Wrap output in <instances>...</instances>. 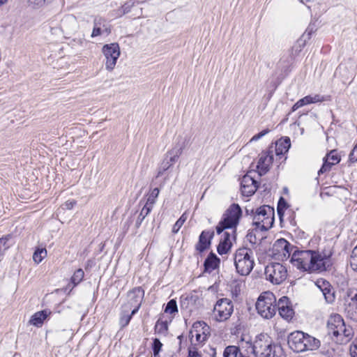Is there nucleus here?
Wrapping results in <instances>:
<instances>
[{"label": "nucleus", "instance_id": "obj_1", "mask_svg": "<svg viewBox=\"0 0 357 357\" xmlns=\"http://www.w3.org/2000/svg\"><path fill=\"white\" fill-rule=\"evenodd\" d=\"M291 261L294 266L303 271H324L331 265L329 256L312 250L294 251Z\"/></svg>", "mask_w": 357, "mask_h": 357}, {"label": "nucleus", "instance_id": "obj_2", "mask_svg": "<svg viewBox=\"0 0 357 357\" xmlns=\"http://www.w3.org/2000/svg\"><path fill=\"white\" fill-rule=\"evenodd\" d=\"M287 343L295 352L317 350L321 342L319 340L301 331H296L288 335Z\"/></svg>", "mask_w": 357, "mask_h": 357}, {"label": "nucleus", "instance_id": "obj_3", "mask_svg": "<svg viewBox=\"0 0 357 357\" xmlns=\"http://www.w3.org/2000/svg\"><path fill=\"white\" fill-rule=\"evenodd\" d=\"M328 333L336 338L337 342L344 343L352 336L351 328H347L343 318L338 314L330 316L327 322Z\"/></svg>", "mask_w": 357, "mask_h": 357}, {"label": "nucleus", "instance_id": "obj_4", "mask_svg": "<svg viewBox=\"0 0 357 357\" xmlns=\"http://www.w3.org/2000/svg\"><path fill=\"white\" fill-rule=\"evenodd\" d=\"M234 261L238 274L249 275L255 265L252 251L247 248H238L234 254Z\"/></svg>", "mask_w": 357, "mask_h": 357}, {"label": "nucleus", "instance_id": "obj_5", "mask_svg": "<svg viewBox=\"0 0 357 357\" xmlns=\"http://www.w3.org/2000/svg\"><path fill=\"white\" fill-rule=\"evenodd\" d=\"M256 310L262 318L270 319L273 318L277 311L276 298L271 291H265L260 294L256 302Z\"/></svg>", "mask_w": 357, "mask_h": 357}, {"label": "nucleus", "instance_id": "obj_6", "mask_svg": "<svg viewBox=\"0 0 357 357\" xmlns=\"http://www.w3.org/2000/svg\"><path fill=\"white\" fill-rule=\"evenodd\" d=\"M258 357H280L282 349L273 344L270 337L260 334L257 336L253 343Z\"/></svg>", "mask_w": 357, "mask_h": 357}, {"label": "nucleus", "instance_id": "obj_7", "mask_svg": "<svg viewBox=\"0 0 357 357\" xmlns=\"http://www.w3.org/2000/svg\"><path fill=\"white\" fill-rule=\"evenodd\" d=\"M274 222L273 208L264 205L256 209L253 214V225L261 231H267Z\"/></svg>", "mask_w": 357, "mask_h": 357}, {"label": "nucleus", "instance_id": "obj_8", "mask_svg": "<svg viewBox=\"0 0 357 357\" xmlns=\"http://www.w3.org/2000/svg\"><path fill=\"white\" fill-rule=\"evenodd\" d=\"M211 335V328L204 321H196L190 331L192 344L202 345Z\"/></svg>", "mask_w": 357, "mask_h": 357}, {"label": "nucleus", "instance_id": "obj_9", "mask_svg": "<svg viewBox=\"0 0 357 357\" xmlns=\"http://www.w3.org/2000/svg\"><path fill=\"white\" fill-rule=\"evenodd\" d=\"M343 300L347 317L354 321H357V288H348Z\"/></svg>", "mask_w": 357, "mask_h": 357}, {"label": "nucleus", "instance_id": "obj_10", "mask_svg": "<svg viewBox=\"0 0 357 357\" xmlns=\"http://www.w3.org/2000/svg\"><path fill=\"white\" fill-rule=\"evenodd\" d=\"M266 280L274 284H279L285 280L287 276L286 268L280 263H271L266 266Z\"/></svg>", "mask_w": 357, "mask_h": 357}, {"label": "nucleus", "instance_id": "obj_11", "mask_svg": "<svg viewBox=\"0 0 357 357\" xmlns=\"http://www.w3.org/2000/svg\"><path fill=\"white\" fill-rule=\"evenodd\" d=\"M234 311V305L229 298L219 299L213 307L214 319L219 322L227 320Z\"/></svg>", "mask_w": 357, "mask_h": 357}, {"label": "nucleus", "instance_id": "obj_12", "mask_svg": "<svg viewBox=\"0 0 357 357\" xmlns=\"http://www.w3.org/2000/svg\"><path fill=\"white\" fill-rule=\"evenodd\" d=\"M102 53L106 59V69L112 70L116 63L117 59L120 56V47L118 43H113L105 45L102 47Z\"/></svg>", "mask_w": 357, "mask_h": 357}, {"label": "nucleus", "instance_id": "obj_13", "mask_svg": "<svg viewBox=\"0 0 357 357\" xmlns=\"http://www.w3.org/2000/svg\"><path fill=\"white\" fill-rule=\"evenodd\" d=\"M293 246L284 238L277 240L273 245V254L279 260L287 259L292 252Z\"/></svg>", "mask_w": 357, "mask_h": 357}, {"label": "nucleus", "instance_id": "obj_14", "mask_svg": "<svg viewBox=\"0 0 357 357\" xmlns=\"http://www.w3.org/2000/svg\"><path fill=\"white\" fill-rule=\"evenodd\" d=\"M242 215V211L237 204H231L225 212L222 220L227 227L234 228L237 226Z\"/></svg>", "mask_w": 357, "mask_h": 357}, {"label": "nucleus", "instance_id": "obj_15", "mask_svg": "<svg viewBox=\"0 0 357 357\" xmlns=\"http://www.w3.org/2000/svg\"><path fill=\"white\" fill-rule=\"evenodd\" d=\"M111 33V26L109 23L101 17H96L93 20V29L91 33V37L95 38L102 34L109 35Z\"/></svg>", "mask_w": 357, "mask_h": 357}, {"label": "nucleus", "instance_id": "obj_16", "mask_svg": "<svg viewBox=\"0 0 357 357\" xmlns=\"http://www.w3.org/2000/svg\"><path fill=\"white\" fill-rule=\"evenodd\" d=\"M273 161V155L272 152H262L259 155L257 169L260 176L264 175L268 172Z\"/></svg>", "mask_w": 357, "mask_h": 357}, {"label": "nucleus", "instance_id": "obj_17", "mask_svg": "<svg viewBox=\"0 0 357 357\" xmlns=\"http://www.w3.org/2000/svg\"><path fill=\"white\" fill-rule=\"evenodd\" d=\"M257 181L250 174L243 176L241 182L242 194L246 197L253 195L257 189Z\"/></svg>", "mask_w": 357, "mask_h": 357}, {"label": "nucleus", "instance_id": "obj_18", "mask_svg": "<svg viewBox=\"0 0 357 357\" xmlns=\"http://www.w3.org/2000/svg\"><path fill=\"white\" fill-rule=\"evenodd\" d=\"M179 155L172 149L165 154L158 171L157 177L163 174V173L169 169L178 159Z\"/></svg>", "mask_w": 357, "mask_h": 357}, {"label": "nucleus", "instance_id": "obj_19", "mask_svg": "<svg viewBox=\"0 0 357 357\" xmlns=\"http://www.w3.org/2000/svg\"><path fill=\"white\" fill-rule=\"evenodd\" d=\"M340 162V156L338 155L337 150L331 151L326 157L324 158V164L318 172V174H324L329 172L333 165Z\"/></svg>", "mask_w": 357, "mask_h": 357}, {"label": "nucleus", "instance_id": "obj_20", "mask_svg": "<svg viewBox=\"0 0 357 357\" xmlns=\"http://www.w3.org/2000/svg\"><path fill=\"white\" fill-rule=\"evenodd\" d=\"M144 296V289L140 287H135L127 294L128 303L130 306L142 304Z\"/></svg>", "mask_w": 357, "mask_h": 357}, {"label": "nucleus", "instance_id": "obj_21", "mask_svg": "<svg viewBox=\"0 0 357 357\" xmlns=\"http://www.w3.org/2000/svg\"><path fill=\"white\" fill-rule=\"evenodd\" d=\"M214 236L213 231H203L199 238V241L196 245V249L199 252L206 250L211 245V239Z\"/></svg>", "mask_w": 357, "mask_h": 357}, {"label": "nucleus", "instance_id": "obj_22", "mask_svg": "<svg viewBox=\"0 0 357 357\" xmlns=\"http://www.w3.org/2000/svg\"><path fill=\"white\" fill-rule=\"evenodd\" d=\"M50 314V312L47 310L37 312L31 316L29 323L36 327H40Z\"/></svg>", "mask_w": 357, "mask_h": 357}, {"label": "nucleus", "instance_id": "obj_23", "mask_svg": "<svg viewBox=\"0 0 357 357\" xmlns=\"http://www.w3.org/2000/svg\"><path fill=\"white\" fill-rule=\"evenodd\" d=\"M220 263V259L214 254L210 253L204 261L205 271L211 272L214 271Z\"/></svg>", "mask_w": 357, "mask_h": 357}, {"label": "nucleus", "instance_id": "obj_24", "mask_svg": "<svg viewBox=\"0 0 357 357\" xmlns=\"http://www.w3.org/2000/svg\"><path fill=\"white\" fill-rule=\"evenodd\" d=\"M291 146L290 139L285 137L280 139L276 142L275 144V153L277 155H283L286 153Z\"/></svg>", "mask_w": 357, "mask_h": 357}, {"label": "nucleus", "instance_id": "obj_25", "mask_svg": "<svg viewBox=\"0 0 357 357\" xmlns=\"http://www.w3.org/2000/svg\"><path fill=\"white\" fill-rule=\"evenodd\" d=\"M231 243L230 241V236L228 232L224 233V238L220 241L218 246V252L220 255L226 254L231 248Z\"/></svg>", "mask_w": 357, "mask_h": 357}, {"label": "nucleus", "instance_id": "obj_26", "mask_svg": "<svg viewBox=\"0 0 357 357\" xmlns=\"http://www.w3.org/2000/svg\"><path fill=\"white\" fill-rule=\"evenodd\" d=\"M190 139L187 135L178 136L176 139V146L172 149L173 151L178 153V155H181L183 151L187 147L189 144Z\"/></svg>", "mask_w": 357, "mask_h": 357}, {"label": "nucleus", "instance_id": "obj_27", "mask_svg": "<svg viewBox=\"0 0 357 357\" xmlns=\"http://www.w3.org/2000/svg\"><path fill=\"white\" fill-rule=\"evenodd\" d=\"M239 357H258L253 344L246 342L245 346H242Z\"/></svg>", "mask_w": 357, "mask_h": 357}, {"label": "nucleus", "instance_id": "obj_28", "mask_svg": "<svg viewBox=\"0 0 357 357\" xmlns=\"http://www.w3.org/2000/svg\"><path fill=\"white\" fill-rule=\"evenodd\" d=\"M62 26L68 31H73L77 29V20L74 16L66 17L61 22Z\"/></svg>", "mask_w": 357, "mask_h": 357}, {"label": "nucleus", "instance_id": "obj_29", "mask_svg": "<svg viewBox=\"0 0 357 357\" xmlns=\"http://www.w3.org/2000/svg\"><path fill=\"white\" fill-rule=\"evenodd\" d=\"M160 190L158 188H153L150 193L147 195V199L144 205L153 208V205L156 202V199L158 197Z\"/></svg>", "mask_w": 357, "mask_h": 357}, {"label": "nucleus", "instance_id": "obj_30", "mask_svg": "<svg viewBox=\"0 0 357 357\" xmlns=\"http://www.w3.org/2000/svg\"><path fill=\"white\" fill-rule=\"evenodd\" d=\"M241 347L228 346L225 349L223 357H239Z\"/></svg>", "mask_w": 357, "mask_h": 357}, {"label": "nucleus", "instance_id": "obj_31", "mask_svg": "<svg viewBox=\"0 0 357 357\" xmlns=\"http://www.w3.org/2000/svg\"><path fill=\"white\" fill-rule=\"evenodd\" d=\"M324 298L328 303H333L335 301V291L333 289L332 286L329 283V287L324 288L323 291H321Z\"/></svg>", "mask_w": 357, "mask_h": 357}, {"label": "nucleus", "instance_id": "obj_32", "mask_svg": "<svg viewBox=\"0 0 357 357\" xmlns=\"http://www.w3.org/2000/svg\"><path fill=\"white\" fill-rule=\"evenodd\" d=\"M324 298L328 303H333L335 301V291L333 289L332 286L329 283V287L324 288L323 291H321Z\"/></svg>", "mask_w": 357, "mask_h": 357}, {"label": "nucleus", "instance_id": "obj_33", "mask_svg": "<svg viewBox=\"0 0 357 357\" xmlns=\"http://www.w3.org/2000/svg\"><path fill=\"white\" fill-rule=\"evenodd\" d=\"M11 239L10 235H6L0 238V254L3 255L4 252L10 247L11 244L9 243Z\"/></svg>", "mask_w": 357, "mask_h": 357}, {"label": "nucleus", "instance_id": "obj_34", "mask_svg": "<svg viewBox=\"0 0 357 357\" xmlns=\"http://www.w3.org/2000/svg\"><path fill=\"white\" fill-rule=\"evenodd\" d=\"M168 330V324L165 321L158 320L155 326V333L165 335Z\"/></svg>", "mask_w": 357, "mask_h": 357}, {"label": "nucleus", "instance_id": "obj_35", "mask_svg": "<svg viewBox=\"0 0 357 357\" xmlns=\"http://www.w3.org/2000/svg\"><path fill=\"white\" fill-rule=\"evenodd\" d=\"M151 210L152 208L148 206L144 205L143 206L136 221L137 227H139L141 225L144 218L150 213Z\"/></svg>", "mask_w": 357, "mask_h": 357}, {"label": "nucleus", "instance_id": "obj_36", "mask_svg": "<svg viewBox=\"0 0 357 357\" xmlns=\"http://www.w3.org/2000/svg\"><path fill=\"white\" fill-rule=\"evenodd\" d=\"M47 256L45 248H38L33 255V259L36 264H39Z\"/></svg>", "mask_w": 357, "mask_h": 357}, {"label": "nucleus", "instance_id": "obj_37", "mask_svg": "<svg viewBox=\"0 0 357 357\" xmlns=\"http://www.w3.org/2000/svg\"><path fill=\"white\" fill-rule=\"evenodd\" d=\"M84 276V271L82 268H79L75 271L74 274L71 278V282L73 284V286L77 285L79 283L82 282Z\"/></svg>", "mask_w": 357, "mask_h": 357}, {"label": "nucleus", "instance_id": "obj_38", "mask_svg": "<svg viewBox=\"0 0 357 357\" xmlns=\"http://www.w3.org/2000/svg\"><path fill=\"white\" fill-rule=\"evenodd\" d=\"M279 314L284 319L289 320L293 317L294 312L291 306L281 308L278 310Z\"/></svg>", "mask_w": 357, "mask_h": 357}, {"label": "nucleus", "instance_id": "obj_39", "mask_svg": "<svg viewBox=\"0 0 357 357\" xmlns=\"http://www.w3.org/2000/svg\"><path fill=\"white\" fill-rule=\"evenodd\" d=\"M165 312L169 314H175L178 312V307L176 300L172 299L167 303Z\"/></svg>", "mask_w": 357, "mask_h": 357}, {"label": "nucleus", "instance_id": "obj_40", "mask_svg": "<svg viewBox=\"0 0 357 357\" xmlns=\"http://www.w3.org/2000/svg\"><path fill=\"white\" fill-rule=\"evenodd\" d=\"M188 216L186 213H183L173 226L172 232L174 234L177 233L181 229V227L183 226V223L185 222Z\"/></svg>", "mask_w": 357, "mask_h": 357}, {"label": "nucleus", "instance_id": "obj_41", "mask_svg": "<svg viewBox=\"0 0 357 357\" xmlns=\"http://www.w3.org/2000/svg\"><path fill=\"white\" fill-rule=\"evenodd\" d=\"M162 347V344L160 341L159 339L155 338L152 344V349L153 352V355L155 357L159 355V353L161 350V348Z\"/></svg>", "mask_w": 357, "mask_h": 357}, {"label": "nucleus", "instance_id": "obj_42", "mask_svg": "<svg viewBox=\"0 0 357 357\" xmlns=\"http://www.w3.org/2000/svg\"><path fill=\"white\" fill-rule=\"evenodd\" d=\"M309 98H308V96H305L304 98L300 99L299 100H298L292 107V111L294 112L296 110H297L298 108L304 106V105H309Z\"/></svg>", "mask_w": 357, "mask_h": 357}, {"label": "nucleus", "instance_id": "obj_43", "mask_svg": "<svg viewBox=\"0 0 357 357\" xmlns=\"http://www.w3.org/2000/svg\"><path fill=\"white\" fill-rule=\"evenodd\" d=\"M289 298L286 296H283L279 299L278 303H276L277 310H280L281 308H286V307H289Z\"/></svg>", "mask_w": 357, "mask_h": 357}, {"label": "nucleus", "instance_id": "obj_44", "mask_svg": "<svg viewBox=\"0 0 357 357\" xmlns=\"http://www.w3.org/2000/svg\"><path fill=\"white\" fill-rule=\"evenodd\" d=\"M350 264L351 268L357 271V245L354 248L351 252Z\"/></svg>", "mask_w": 357, "mask_h": 357}, {"label": "nucleus", "instance_id": "obj_45", "mask_svg": "<svg viewBox=\"0 0 357 357\" xmlns=\"http://www.w3.org/2000/svg\"><path fill=\"white\" fill-rule=\"evenodd\" d=\"M316 286L317 288L319 289L321 291H323L324 288L329 287V282L322 278L318 279L315 282Z\"/></svg>", "mask_w": 357, "mask_h": 357}, {"label": "nucleus", "instance_id": "obj_46", "mask_svg": "<svg viewBox=\"0 0 357 357\" xmlns=\"http://www.w3.org/2000/svg\"><path fill=\"white\" fill-rule=\"evenodd\" d=\"M131 319H132V314H122L121 316V318L119 320V324H120L121 326V327L126 326L129 324Z\"/></svg>", "mask_w": 357, "mask_h": 357}, {"label": "nucleus", "instance_id": "obj_47", "mask_svg": "<svg viewBox=\"0 0 357 357\" xmlns=\"http://www.w3.org/2000/svg\"><path fill=\"white\" fill-rule=\"evenodd\" d=\"M308 98H309L310 104L317 103V102H322V101L325 100L324 96L319 95V94H316L314 96H308Z\"/></svg>", "mask_w": 357, "mask_h": 357}, {"label": "nucleus", "instance_id": "obj_48", "mask_svg": "<svg viewBox=\"0 0 357 357\" xmlns=\"http://www.w3.org/2000/svg\"><path fill=\"white\" fill-rule=\"evenodd\" d=\"M269 132H270V130L268 128L262 130L261 132H259L258 134L254 135L250 140V142L257 141L258 139H259L260 138H261L262 137H264V135L268 134Z\"/></svg>", "mask_w": 357, "mask_h": 357}, {"label": "nucleus", "instance_id": "obj_49", "mask_svg": "<svg viewBox=\"0 0 357 357\" xmlns=\"http://www.w3.org/2000/svg\"><path fill=\"white\" fill-rule=\"evenodd\" d=\"M349 160L352 162L357 161V142L349 154Z\"/></svg>", "mask_w": 357, "mask_h": 357}, {"label": "nucleus", "instance_id": "obj_50", "mask_svg": "<svg viewBox=\"0 0 357 357\" xmlns=\"http://www.w3.org/2000/svg\"><path fill=\"white\" fill-rule=\"evenodd\" d=\"M188 357H202L201 354L197 351L195 347H190L188 349Z\"/></svg>", "mask_w": 357, "mask_h": 357}, {"label": "nucleus", "instance_id": "obj_51", "mask_svg": "<svg viewBox=\"0 0 357 357\" xmlns=\"http://www.w3.org/2000/svg\"><path fill=\"white\" fill-rule=\"evenodd\" d=\"M225 229H230V227H227L222 220H221L216 226V231L218 234L222 233Z\"/></svg>", "mask_w": 357, "mask_h": 357}, {"label": "nucleus", "instance_id": "obj_52", "mask_svg": "<svg viewBox=\"0 0 357 357\" xmlns=\"http://www.w3.org/2000/svg\"><path fill=\"white\" fill-rule=\"evenodd\" d=\"M134 3L131 2H127L122 6V10L123 14L128 13L130 11L131 8L133 6Z\"/></svg>", "mask_w": 357, "mask_h": 357}, {"label": "nucleus", "instance_id": "obj_53", "mask_svg": "<svg viewBox=\"0 0 357 357\" xmlns=\"http://www.w3.org/2000/svg\"><path fill=\"white\" fill-rule=\"evenodd\" d=\"M76 204V202L74 200L67 201L63 204V208L68 210H70Z\"/></svg>", "mask_w": 357, "mask_h": 357}, {"label": "nucleus", "instance_id": "obj_54", "mask_svg": "<svg viewBox=\"0 0 357 357\" xmlns=\"http://www.w3.org/2000/svg\"><path fill=\"white\" fill-rule=\"evenodd\" d=\"M27 1L33 6H42L45 3L44 0H27Z\"/></svg>", "mask_w": 357, "mask_h": 357}, {"label": "nucleus", "instance_id": "obj_55", "mask_svg": "<svg viewBox=\"0 0 357 357\" xmlns=\"http://www.w3.org/2000/svg\"><path fill=\"white\" fill-rule=\"evenodd\" d=\"M350 352L351 357H357V343L351 347Z\"/></svg>", "mask_w": 357, "mask_h": 357}, {"label": "nucleus", "instance_id": "obj_56", "mask_svg": "<svg viewBox=\"0 0 357 357\" xmlns=\"http://www.w3.org/2000/svg\"><path fill=\"white\" fill-rule=\"evenodd\" d=\"M283 204H285L284 200L282 198H280L278 206V213L279 215H281L282 213V206Z\"/></svg>", "mask_w": 357, "mask_h": 357}, {"label": "nucleus", "instance_id": "obj_57", "mask_svg": "<svg viewBox=\"0 0 357 357\" xmlns=\"http://www.w3.org/2000/svg\"><path fill=\"white\" fill-rule=\"evenodd\" d=\"M141 305L142 304H138V305H131L132 307H135V308L132 310L131 314H132V317L138 312Z\"/></svg>", "mask_w": 357, "mask_h": 357}, {"label": "nucleus", "instance_id": "obj_58", "mask_svg": "<svg viewBox=\"0 0 357 357\" xmlns=\"http://www.w3.org/2000/svg\"><path fill=\"white\" fill-rule=\"evenodd\" d=\"M305 37V34L303 35L302 36V38H300L298 40V43L300 44V45H303V38Z\"/></svg>", "mask_w": 357, "mask_h": 357}, {"label": "nucleus", "instance_id": "obj_59", "mask_svg": "<svg viewBox=\"0 0 357 357\" xmlns=\"http://www.w3.org/2000/svg\"><path fill=\"white\" fill-rule=\"evenodd\" d=\"M8 2V0H0V7Z\"/></svg>", "mask_w": 357, "mask_h": 357}, {"label": "nucleus", "instance_id": "obj_60", "mask_svg": "<svg viewBox=\"0 0 357 357\" xmlns=\"http://www.w3.org/2000/svg\"><path fill=\"white\" fill-rule=\"evenodd\" d=\"M310 33H307V38H310Z\"/></svg>", "mask_w": 357, "mask_h": 357}, {"label": "nucleus", "instance_id": "obj_61", "mask_svg": "<svg viewBox=\"0 0 357 357\" xmlns=\"http://www.w3.org/2000/svg\"><path fill=\"white\" fill-rule=\"evenodd\" d=\"M300 2L302 3H304L303 0H301Z\"/></svg>", "mask_w": 357, "mask_h": 357}, {"label": "nucleus", "instance_id": "obj_62", "mask_svg": "<svg viewBox=\"0 0 357 357\" xmlns=\"http://www.w3.org/2000/svg\"><path fill=\"white\" fill-rule=\"evenodd\" d=\"M44 1H45V0H44Z\"/></svg>", "mask_w": 357, "mask_h": 357}]
</instances>
